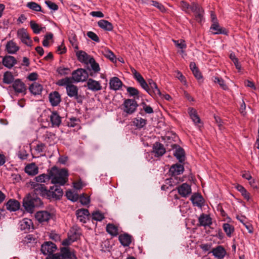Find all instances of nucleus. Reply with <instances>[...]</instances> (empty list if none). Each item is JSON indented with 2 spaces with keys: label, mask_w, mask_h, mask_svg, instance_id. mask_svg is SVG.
<instances>
[{
  "label": "nucleus",
  "mask_w": 259,
  "mask_h": 259,
  "mask_svg": "<svg viewBox=\"0 0 259 259\" xmlns=\"http://www.w3.org/2000/svg\"><path fill=\"white\" fill-rule=\"evenodd\" d=\"M127 91L131 96H135L139 94L138 90L133 87H128L127 88Z\"/></svg>",
  "instance_id": "obj_61"
},
{
  "label": "nucleus",
  "mask_w": 259,
  "mask_h": 259,
  "mask_svg": "<svg viewBox=\"0 0 259 259\" xmlns=\"http://www.w3.org/2000/svg\"><path fill=\"white\" fill-rule=\"evenodd\" d=\"M211 252L215 257L218 258L219 259L223 258L226 253L225 249L221 246H218L213 248Z\"/></svg>",
  "instance_id": "obj_25"
},
{
  "label": "nucleus",
  "mask_w": 259,
  "mask_h": 259,
  "mask_svg": "<svg viewBox=\"0 0 259 259\" xmlns=\"http://www.w3.org/2000/svg\"><path fill=\"white\" fill-rule=\"evenodd\" d=\"M50 120L52 127H58L61 123V118L57 112H53L50 115Z\"/></svg>",
  "instance_id": "obj_26"
},
{
  "label": "nucleus",
  "mask_w": 259,
  "mask_h": 259,
  "mask_svg": "<svg viewBox=\"0 0 259 259\" xmlns=\"http://www.w3.org/2000/svg\"><path fill=\"white\" fill-rule=\"evenodd\" d=\"M60 254L62 256L63 259L77 258L74 254V252L68 247H62L61 249V252Z\"/></svg>",
  "instance_id": "obj_15"
},
{
  "label": "nucleus",
  "mask_w": 259,
  "mask_h": 259,
  "mask_svg": "<svg viewBox=\"0 0 259 259\" xmlns=\"http://www.w3.org/2000/svg\"><path fill=\"white\" fill-rule=\"evenodd\" d=\"M23 206L28 212H32L35 207H39L42 205L40 198L35 197L28 196L23 199Z\"/></svg>",
  "instance_id": "obj_3"
},
{
  "label": "nucleus",
  "mask_w": 259,
  "mask_h": 259,
  "mask_svg": "<svg viewBox=\"0 0 259 259\" xmlns=\"http://www.w3.org/2000/svg\"><path fill=\"white\" fill-rule=\"evenodd\" d=\"M89 214L90 213L88 210L84 208L78 209L76 212V215L78 220L83 223L86 222Z\"/></svg>",
  "instance_id": "obj_20"
},
{
  "label": "nucleus",
  "mask_w": 259,
  "mask_h": 259,
  "mask_svg": "<svg viewBox=\"0 0 259 259\" xmlns=\"http://www.w3.org/2000/svg\"><path fill=\"white\" fill-rule=\"evenodd\" d=\"M142 105L143 106V110L146 113L151 114L153 112V110L151 106L147 105L145 103H143Z\"/></svg>",
  "instance_id": "obj_63"
},
{
  "label": "nucleus",
  "mask_w": 259,
  "mask_h": 259,
  "mask_svg": "<svg viewBox=\"0 0 259 259\" xmlns=\"http://www.w3.org/2000/svg\"><path fill=\"white\" fill-rule=\"evenodd\" d=\"M30 25L33 32L35 34L39 33L42 29V28L40 27L38 24L33 21H30Z\"/></svg>",
  "instance_id": "obj_49"
},
{
  "label": "nucleus",
  "mask_w": 259,
  "mask_h": 259,
  "mask_svg": "<svg viewBox=\"0 0 259 259\" xmlns=\"http://www.w3.org/2000/svg\"><path fill=\"white\" fill-rule=\"evenodd\" d=\"M51 218V214L47 211H40L35 214L36 219L39 222H47Z\"/></svg>",
  "instance_id": "obj_23"
},
{
  "label": "nucleus",
  "mask_w": 259,
  "mask_h": 259,
  "mask_svg": "<svg viewBox=\"0 0 259 259\" xmlns=\"http://www.w3.org/2000/svg\"><path fill=\"white\" fill-rule=\"evenodd\" d=\"M109 85L111 90L117 91L120 89L122 82L118 77H113L110 80Z\"/></svg>",
  "instance_id": "obj_24"
},
{
  "label": "nucleus",
  "mask_w": 259,
  "mask_h": 259,
  "mask_svg": "<svg viewBox=\"0 0 259 259\" xmlns=\"http://www.w3.org/2000/svg\"><path fill=\"white\" fill-rule=\"evenodd\" d=\"M26 6L36 12H42L41 6L35 2H29L27 4Z\"/></svg>",
  "instance_id": "obj_47"
},
{
  "label": "nucleus",
  "mask_w": 259,
  "mask_h": 259,
  "mask_svg": "<svg viewBox=\"0 0 259 259\" xmlns=\"http://www.w3.org/2000/svg\"><path fill=\"white\" fill-rule=\"evenodd\" d=\"M10 91H14L16 94L25 93L26 87L23 82L20 79H17L14 80L12 85L8 88Z\"/></svg>",
  "instance_id": "obj_8"
},
{
  "label": "nucleus",
  "mask_w": 259,
  "mask_h": 259,
  "mask_svg": "<svg viewBox=\"0 0 259 259\" xmlns=\"http://www.w3.org/2000/svg\"><path fill=\"white\" fill-rule=\"evenodd\" d=\"M89 76L88 72L84 69H78L72 73V81L78 82H82L87 79Z\"/></svg>",
  "instance_id": "obj_7"
},
{
  "label": "nucleus",
  "mask_w": 259,
  "mask_h": 259,
  "mask_svg": "<svg viewBox=\"0 0 259 259\" xmlns=\"http://www.w3.org/2000/svg\"><path fill=\"white\" fill-rule=\"evenodd\" d=\"M89 64L91 65L92 70L95 72H98L100 70V68L99 64L95 61V59L93 58L92 59H91L90 61L89 62Z\"/></svg>",
  "instance_id": "obj_51"
},
{
  "label": "nucleus",
  "mask_w": 259,
  "mask_h": 259,
  "mask_svg": "<svg viewBox=\"0 0 259 259\" xmlns=\"http://www.w3.org/2000/svg\"><path fill=\"white\" fill-rule=\"evenodd\" d=\"M79 201L83 205H87L90 202V199L88 196H85L84 194L80 195L79 197Z\"/></svg>",
  "instance_id": "obj_62"
},
{
  "label": "nucleus",
  "mask_w": 259,
  "mask_h": 259,
  "mask_svg": "<svg viewBox=\"0 0 259 259\" xmlns=\"http://www.w3.org/2000/svg\"><path fill=\"white\" fill-rule=\"evenodd\" d=\"M16 63L15 58L11 56H5L3 59V65L8 68H11Z\"/></svg>",
  "instance_id": "obj_27"
},
{
  "label": "nucleus",
  "mask_w": 259,
  "mask_h": 259,
  "mask_svg": "<svg viewBox=\"0 0 259 259\" xmlns=\"http://www.w3.org/2000/svg\"><path fill=\"white\" fill-rule=\"evenodd\" d=\"M79 237V234L76 233H74L72 234H69L67 238L64 239L62 244L64 246H68L71 244L72 242L76 240Z\"/></svg>",
  "instance_id": "obj_36"
},
{
  "label": "nucleus",
  "mask_w": 259,
  "mask_h": 259,
  "mask_svg": "<svg viewBox=\"0 0 259 259\" xmlns=\"http://www.w3.org/2000/svg\"><path fill=\"white\" fill-rule=\"evenodd\" d=\"M104 56L109 59L111 61L113 62L115 59V56L114 54L109 50H105L104 53Z\"/></svg>",
  "instance_id": "obj_55"
},
{
  "label": "nucleus",
  "mask_w": 259,
  "mask_h": 259,
  "mask_svg": "<svg viewBox=\"0 0 259 259\" xmlns=\"http://www.w3.org/2000/svg\"><path fill=\"white\" fill-rule=\"evenodd\" d=\"M46 259H63L62 256L59 253L50 255Z\"/></svg>",
  "instance_id": "obj_64"
},
{
  "label": "nucleus",
  "mask_w": 259,
  "mask_h": 259,
  "mask_svg": "<svg viewBox=\"0 0 259 259\" xmlns=\"http://www.w3.org/2000/svg\"><path fill=\"white\" fill-rule=\"evenodd\" d=\"M69 41L74 49H75V50L78 49V42L77 41L76 36L74 35V36H72V37H70L69 38Z\"/></svg>",
  "instance_id": "obj_60"
},
{
  "label": "nucleus",
  "mask_w": 259,
  "mask_h": 259,
  "mask_svg": "<svg viewBox=\"0 0 259 259\" xmlns=\"http://www.w3.org/2000/svg\"><path fill=\"white\" fill-rule=\"evenodd\" d=\"M131 70L135 79L140 84L143 89H146L148 88V83L140 73L137 72L134 68H131Z\"/></svg>",
  "instance_id": "obj_13"
},
{
  "label": "nucleus",
  "mask_w": 259,
  "mask_h": 259,
  "mask_svg": "<svg viewBox=\"0 0 259 259\" xmlns=\"http://www.w3.org/2000/svg\"><path fill=\"white\" fill-rule=\"evenodd\" d=\"M42 89V86L37 82L33 83L29 88L30 92L34 95L40 94Z\"/></svg>",
  "instance_id": "obj_34"
},
{
  "label": "nucleus",
  "mask_w": 259,
  "mask_h": 259,
  "mask_svg": "<svg viewBox=\"0 0 259 259\" xmlns=\"http://www.w3.org/2000/svg\"><path fill=\"white\" fill-rule=\"evenodd\" d=\"M17 35L22 42L28 46H31L32 40H31L26 29L22 28L19 29L17 31Z\"/></svg>",
  "instance_id": "obj_11"
},
{
  "label": "nucleus",
  "mask_w": 259,
  "mask_h": 259,
  "mask_svg": "<svg viewBox=\"0 0 259 259\" xmlns=\"http://www.w3.org/2000/svg\"><path fill=\"white\" fill-rule=\"evenodd\" d=\"M57 72L61 75H65L70 73V70L68 68L60 67L57 69Z\"/></svg>",
  "instance_id": "obj_56"
},
{
  "label": "nucleus",
  "mask_w": 259,
  "mask_h": 259,
  "mask_svg": "<svg viewBox=\"0 0 259 259\" xmlns=\"http://www.w3.org/2000/svg\"><path fill=\"white\" fill-rule=\"evenodd\" d=\"M73 81L71 77H65V78L59 80L57 84L59 86H65L69 85L71 83H72Z\"/></svg>",
  "instance_id": "obj_46"
},
{
  "label": "nucleus",
  "mask_w": 259,
  "mask_h": 259,
  "mask_svg": "<svg viewBox=\"0 0 259 259\" xmlns=\"http://www.w3.org/2000/svg\"><path fill=\"white\" fill-rule=\"evenodd\" d=\"M184 170V166L181 164H176L172 165L169 169V172L171 175L172 177L166 180V184L168 185L169 186H174V180L176 179L175 176L183 173Z\"/></svg>",
  "instance_id": "obj_4"
},
{
  "label": "nucleus",
  "mask_w": 259,
  "mask_h": 259,
  "mask_svg": "<svg viewBox=\"0 0 259 259\" xmlns=\"http://www.w3.org/2000/svg\"><path fill=\"white\" fill-rule=\"evenodd\" d=\"M3 81L5 83L10 84L14 81V76L11 72L7 71L4 74Z\"/></svg>",
  "instance_id": "obj_45"
},
{
  "label": "nucleus",
  "mask_w": 259,
  "mask_h": 259,
  "mask_svg": "<svg viewBox=\"0 0 259 259\" xmlns=\"http://www.w3.org/2000/svg\"><path fill=\"white\" fill-rule=\"evenodd\" d=\"M35 182L37 183H47L49 180H50V172L48 174H41L34 178Z\"/></svg>",
  "instance_id": "obj_38"
},
{
  "label": "nucleus",
  "mask_w": 259,
  "mask_h": 259,
  "mask_svg": "<svg viewBox=\"0 0 259 259\" xmlns=\"http://www.w3.org/2000/svg\"><path fill=\"white\" fill-rule=\"evenodd\" d=\"M138 104L135 100L126 99L123 104V110L128 114H133L136 110Z\"/></svg>",
  "instance_id": "obj_9"
},
{
  "label": "nucleus",
  "mask_w": 259,
  "mask_h": 259,
  "mask_svg": "<svg viewBox=\"0 0 259 259\" xmlns=\"http://www.w3.org/2000/svg\"><path fill=\"white\" fill-rule=\"evenodd\" d=\"M98 26L104 30L110 31L113 29V25L111 23L105 20H101L98 22Z\"/></svg>",
  "instance_id": "obj_35"
},
{
  "label": "nucleus",
  "mask_w": 259,
  "mask_h": 259,
  "mask_svg": "<svg viewBox=\"0 0 259 259\" xmlns=\"http://www.w3.org/2000/svg\"><path fill=\"white\" fill-rule=\"evenodd\" d=\"M199 222L201 226H209L211 224V219L209 215L202 214L199 218Z\"/></svg>",
  "instance_id": "obj_39"
},
{
  "label": "nucleus",
  "mask_w": 259,
  "mask_h": 259,
  "mask_svg": "<svg viewBox=\"0 0 259 259\" xmlns=\"http://www.w3.org/2000/svg\"><path fill=\"white\" fill-rule=\"evenodd\" d=\"M56 249V245L51 242H47L41 245V251L42 253L47 255L51 254L55 251Z\"/></svg>",
  "instance_id": "obj_12"
},
{
  "label": "nucleus",
  "mask_w": 259,
  "mask_h": 259,
  "mask_svg": "<svg viewBox=\"0 0 259 259\" xmlns=\"http://www.w3.org/2000/svg\"><path fill=\"white\" fill-rule=\"evenodd\" d=\"M6 49L9 54H13L19 50V48L15 42L10 40L7 42Z\"/></svg>",
  "instance_id": "obj_32"
},
{
  "label": "nucleus",
  "mask_w": 259,
  "mask_h": 259,
  "mask_svg": "<svg viewBox=\"0 0 259 259\" xmlns=\"http://www.w3.org/2000/svg\"><path fill=\"white\" fill-rule=\"evenodd\" d=\"M6 206L8 210L15 211L19 209L20 204L18 201L11 199L6 203Z\"/></svg>",
  "instance_id": "obj_22"
},
{
  "label": "nucleus",
  "mask_w": 259,
  "mask_h": 259,
  "mask_svg": "<svg viewBox=\"0 0 259 259\" xmlns=\"http://www.w3.org/2000/svg\"><path fill=\"white\" fill-rule=\"evenodd\" d=\"M29 185L36 195L47 198L48 189L44 184L30 182Z\"/></svg>",
  "instance_id": "obj_5"
},
{
  "label": "nucleus",
  "mask_w": 259,
  "mask_h": 259,
  "mask_svg": "<svg viewBox=\"0 0 259 259\" xmlns=\"http://www.w3.org/2000/svg\"><path fill=\"white\" fill-rule=\"evenodd\" d=\"M66 196L68 199L71 200L72 201H76L79 198L78 195L76 192L72 191H67Z\"/></svg>",
  "instance_id": "obj_48"
},
{
  "label": "nucleus",
  "mask_w": 259,
  "mask_h": 259,
  "mask_svg": "<svg viewBox=\"0 0 259 259\" xmlns=\"http://www.w3.org/2000/svg\"><path fill=\"white\" fill-rule=\"evenodd\" d=\"M213 81L215 83H218L220 85V87H221L223 90H226L228 89L227 85L226 84L224 80L222 78L214 77Z\"/></svg>",
  "instance_id": "obj_52"
},
{
  "label": "nucleus",
  "mask_w": 259,
  "mask_h": 259,
  "mask_svg": "<svg viewBox=\"0 0 259 259\" xmlns=\"http://www.w3.org/2000/svg\"><path fill=\"white\" fill-rule=\"evenodd\" d=\"M153 152L155 153V156L159 157L165 153V150L161 144L156 143L154 144Z\"/></svg>",
  "instance_id": "obj_31"
},
{
  "label": "nucleus",
  "mask_w": 259,
  "mask_h": 259,
  "mask_svg": "<svg viewBox=\"0 0 259 259\" xmlns=\"http://www.w3.org/2000/svg\"><path fill=\"white\" fill-rule=\"evenodd\" d=\"M133 125L138 128L143 127L147 123V120L141 117H137L133 119Z\"/></svg>",
  "instance_id": "obj_41"
},
{
  "label": "nucleus",
  "mask_w": 259,
  "mask_h": 259,
  "mask_svg": "<svg viewBox=\"0 0 259 259\" xmlns=\"http://www.w3.org/2000/svg\"><path fill=\"white\" fill-rule=\"evenodd\" d=\"M210 29L212 30V32L214 34H226L227 33L226 30L221 27L218 22H214L213 23L210 27Z\"/></svg>",
  "instance_id": "obj_28"
},
{
  "label": "nucleus",
  "mask_w": 259,
  "mask_h": 259,
  "mask_svg": "<svg viewBox=\"0 0 259 259\" xmlns=\"http://www.w3.org/2000/svg\"><path fill=\"white\" fill-rule=\"evenodd\" d=\"M49 100L53 106L58 105L61 101V97L59 94L57 92L51 93L49 95Z\"/></svg>",
  "instance_id": "obj_33"
},
{
  "label": "nucleus",
  "mask_w": 259,
  "mask_h": 259,
  "mask_svg": "<svg viewBox=\"0 0 259 259\" xmlns=\"http://www.w3.org/2000/svg\"><path fill=\"white\" fill-rule=\"evenodd\" d=\"M106 231L112 235H116L117 234V228L113 224H108L106 227Z\"/></svg>",
  "instance_id": "obj_50"
},
{
  "label": "nucleus",
  "mask_w": 259,
  "mask_h": 259,
  "mask_svg": "<svg viewBox=\"0 0 259 259\" xmlns=\"http://www.w3.org/2000/svg\"><path fill=\"white\" fill-rule=\"evenodd\" d=\"M45 4L51 10L55 11L58 9V6L55 3L51 1H45Z\"/></svg>",
  "instance_id": "obj_58"
},
{
  "label": "nucleus",
  "mask_w": 259,
  "mask_h": 259,
  "mask_svg": "<svg viewBox=\"0 0 259 259\" xmlns=\"http://www.w3.org/2000/svg\"><path fill=\"white\" fill-rule=\"evenodd\" d=\"M73 187L76 190H80L84 186H85V184L82 182L80 180L76 181L73 183Z\"/></svg>",
  "instance_id": "obj_54"
},
{
  "label": "nucleus",
  "mask_w": 259,
  "mask_h": 259,
  "mask_svg": "<svg viewBox=\"0 0 259 259\" xmlns=\"http://www.w3.org/2000/svg\"><path fill=\"white\" fill-rule=\"evenodd\" d=\"M172 148L175 149L174 155L179 160L180 162H182L185 160L184 151L179 146L174 144L172 146Z\"/></svg>",
  "instance_id": "obj_19"
},
{
  "label": "nucleus",
  "mask_w": 259,
  "mask_h": 259,
  "mask_svg": "<svg viewBox=\"0 0 259 259\" xmlns=\"http://www.w3.org/2000/svg\"><path fill=\"white\" fill-rule=\"evenodd\" d=\"M180 195L183 197H186L191 193V188L189 185L184 183L177 187Z\"/></svg>",
  "instance_id": "obj_16"
},
{
  "label": "nucleus",
  "mask_w": 259,
  "mask_h": 259,
  "mask_svg": "<svg viewBox=\"0 0 259 259\" xmlns=\"http://www.w3.org/2000/svg\"><path fill=\"white\" fill-rule=\"evenodd\" d=\"M25 171L30 176H34L38 174V168L34 163H31L26 166Z\"/></svg>",
  "instance_id": "obj_29"
},
{
  "label": "nucleus",
  "mask_w": 259,
  "mask_h": 259,
  "mask_svg": "<svg viewBox=\"0 0 259 259\" xmlns=\"http://www.w3.org/2000/svg\"><path fill=\"white\" fill-rule=\"evenodd\" d=\"M236 189L241 193L242 196L247 200L250 199V194L247 190L241 185H238L236 187Z\"/></svg>",
  "instance_id": "obj_43"
},
{
  "label": "nucleus",
  "mask_w": 259,
  "mask_h": 259,
  "mask_svg": "<svg viewBox=\"0 0 259 259\" xmlns=\"http://www.w3.org/2000/svg\"><path fill=\"white\" fill-rule=\"evenodd\" d=\"M20 229L24 231L25 232H27L31 229H33V223L32 221L28 218H24L19 222Z\"/></svg>",
  "instance_id": "obj_14"
},
{
  "label": "nucleus",
  "mask_w": 259,
  "mask_h": 259,
  "mask_svg": "<svg viewBox=\"0 0 259 259\" xmlns=\"http://www.w3.org/2000/svg\"><path fill=\"white\" fill-rule=\"evenodd\" d=\"M223 228L226 235L228 237H231L232 233L234 231V227L228 223H224L223 225Z\"/></svg>",
  "instance_id": "obj_44"
},
{
  "label": "nucleus",
  "mask_w": 259,
  "mask_h": 259,
  "mask_svg": "<svg viewBox=\"0 0 259 259\" xmlns=\"http://www.w3.org/2000/svg\"><path fill=\"white\" fill-rule=\"evenodd\" d=\"M93 219L97 221H101L104 218V215L99 211H96L92 214Z\"/></svg>",
  "instance_id": "obj_53"
},
{
  "label": "nucleus",
  "mask_w": 259,
  "mask_h": 259,
  "mask_svg": "<svg viewBox=\"0 0 259 259\" xmlns=\"http://www.w3.org/2000/svg\"><path fill=\"white\" fill-rule=\"evenodd\" d=\"M148 88L144 89L151 96L157 97H161L162 94L158 89L156 83L152 79L148 81Z\"/></svg>",
  "instance_id": "obj_10"
},
{
  "label": "nucleus",
  "mask_w": 259,
  "mask_h": 259,
  "mask_svg": "<svg viewBox=\"0 0 259 259\" xmlns=\"http://www.w3.org/2000/svg\"><path fill=\"white\" fill-rule=\"evenodd\" d=\"M191 200L194 206L201 207L204 205V200L202 196L199 194L195 193L192 195Z\"/></svg>",
  "instance_id": "obj_21"
},
{
  "label": "nucleus",
  "mask_w": 259,
  "mask_h": 259,
  "mask_svg": "<svg viewBox=\"0 0 259 259\" xmlns=\"http://www.w3.org/2000/svg\"><path fill=\"white\" fill-rule=\"evenodd\" d=\"M119 240L124 246H128L131 243V236L128 234H122L119 236Z\"/></svg>",
  "instance_id": "obj_40"
},
{
  "label": "nucleus",
  "mask_w": 259,
  "mask_h": 259,
  "mask_svg": "<svg viewBox=\"0 0 259 259\" xmlns=\"http://www.w3.org/2000/svg\"><path fill=\"white\" fill-rule=\"evenodd\" d=\"M63 192L60 186L54 185L48 189L47 199H60L63 196Z\"/></svg>",
  "instance_id": "obj_6"
},
{
  "label": "nucleus",
  "mask_w": 259,
  "mask_h": 259,
  "mask_svg": "<svg viewBox=\"0 0 259 259\" xmlns=\"http://www.w3.org/2000/svg\"><path fill=\"white\" fill-rule=\"evenodd\" d=\"M230 58L234 63L236 68L238 70H240L241 69V66L239 64L238 59L236 57L235 54L231 53L230 55Z\"/></svg>",
  "instance_id": "obj_57"
},
{
  "label": "nucleus",
  "mask_w": 259,
  "mask_h": 259,
  "mask_svg": "<svg viewBox=\"0 0 259 259\" xmlns=\"http://www.w3.org/2000/svg\"><path fill=\"white\" fill-rule=\"evenodd\" d=\"M175 46L181 50V53L183 54L185 52V50L187 47L185 41L183 39L174 40L172 39Z\"/></svg>",
  "instance_id": "obj_42"
},
{
  "label": "nucleus",
  "mask_w": 259,
  "mask_h": 259,
  "mask_svg": "<svg viewBox=\"0 0 259 259\" xmlns=\"http://www.w3.org/2000/svg\"><path fill=\"white\" fill-rule=\"evenodd\" d=\"M87 87L89 90L94 92L98 91L102 89V86L100 82L92 78L88 79Z\"/></svg>",
  "instance_id": "obj_18"
},
{
  "label": "nucleus",
  "mask_w": 259,
  "mask_h": 259,
  "mask_svg": "<svg viewBox=\"0 0 259 259\" xmlns=\"http://www.w3.org/2000/svg\"><path fill=\"white\" fill-rule=\"evenodd\" d=\"M66 89L67 94L69 97L73 98L74 96H77L78 89L76 85L71 83L69 85H67V87H66Z\"/></svg>",
  "instance_id": "obj_37"
},
{
  "label": "nucleus",
  "mask_w": 259,
  "mask_h": 259,
  "mask_svg": "<svg viewBox=\"0 0 259 259\" xmlns=\"http://www.w3.org/2000/svg\"><path fill=\"white\" fill-rule=\"evenodd\" d=\"M188 112L190 118L195 124L200 123V119L197 114V111L194 108L189 107L188 109Z\"/></svg>",
  "instance_id": "obj_30"
},
{
  "label": "nucleus",
  "mask_w": 259,
  "mask_h": 259,
  "mask_svg": "<svg viewBox=\"0 0 259 259\" xmlns=\"http://www.w3.org/2000/svg\"><path fill=\"white\" fill-rule=\"evenodd\" d=\"M76 55L79 62L87 65L89 64L91 59L93 58L83 51H77L76 53Z\"/></svg>",
  "instance_id": "obj_17"
},
{
  "label": "nucleus",
  "mask_w": 259,
  "mask_h": 259,
  "mask_svg": "<svg viewBox=\"0 0 259 259\" xmlns=\"http://www.w3.org/2000/svg\"><path fill=\"white\" fill-rule=\"evenodd\" d=\"M179 6L186 13L189 14L191 12L194 13L196 19L198 22L202 21L204 11L197 4L192 3L190 5L186 1H182L180 2Z\"/></svg>",
  "instance_id": "obj_2"
},
{
  "label": "nucleus",
  "mask_w": 259,
  "mask_h": 259,
  "mask_svg": "<svg viewBox=\"0 0 259 259\" xmlns=\"http://www.w3.org/2000/svg\"><path fill=\"white\" fill-rule=\"evenodd\" d=\"M87 36L96 42H99L100 39L98 35L92 31H89L87 33Z\"/></svg>",
  "instance_id": "obj_59"
},
{
  "label": "nucleus",
  "mask_w": 259,
  "mask_h": 259,
  "mask_svg": "<svg viewBox=\"0 0 259 259\" xmlns=\"http://www.w3.org/2000/svg\"><path fill=\"white\" fill-rule=\"evenodd\" d=\"M51 183L63 186L68 181V171L65 169L53 167L50 171Z\"/></svg>",
  "instance_id": "obj_1"
}]
</instances>
